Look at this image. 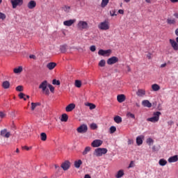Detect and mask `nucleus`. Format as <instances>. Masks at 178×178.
I'll return each mask as SVG.
<instances>
[{"instance_id":"nucleus-1","label":"nucleus","mask_w":178,"mask_h":178,"mask_svg":"<svg viewBox=\"0 0 178 178\" xmlns=\"http://www.w3.org/2000/svg\"><path fill=\"white\" fill-rule=\"evenodd\" d=\"M161 113L160 111H156L153 113V116L147 119V122H151L152 123H156L159 122V117Z\"/></svg>"},{"instance_id":"nucleus-2","label":"nucleus","mask_w":178,"mask_h":178,"mask_svg":"<svg viewBox=\"0 0 178 178\" xmlns=\"http://www.w3.org/2000/svg\"><path fill=\"white\" fill-rule=\"evenodd\" d=\"M107 152L108 149L99 147L95 149L93 154L95 156H102V155H105Z\"/></svg>"},{"instance_id":"nucleus-3","label":"nucleus","mask_w":178,"mask_h":178,"mask_svg":"<svg viewBox=\"0 0 178 178\" xmlns=\"http://www.w3.org/2000/svg\"><path fill=\"white\" fill-rule=\"evenodd\" d=\"M47 87H48V81H42L39 86V88H40L46 95H49V89L47 88Z\"/></svg>"},{"instance_id":"nucleus-4","label":"nucleus","mask_w":178,"mask_h":178,"mask_svg":"<svg viewBox=\"0 0 178 178\" xmlns=\"http://www.w3.org/2000/svg\"><path fill=\"white\" fill-rule=\"evenodd\" d=\"M98 29H99V30H109V22H108L107 20L104 21L103 22H101L99 25H98Z\"/></svg>"},{"instance_id":"nucleus-5","label":"nucleus","mask_w":178,"mask_h":178,"mask_svg":"<svg viewBox=\"0 0 178 178\" xmlns=\"http://www.w3.org/2000/svg\"><path fill=\"white\" fill-rule=\"evenodd\" d=\"M77 27L79 30H86V29H88V24L86 21H79Z\"/></svg>"},{"instance_id":"nucleus-6","label":"nucleus","mask_w":178,"mask_h":178,"mask_svg":"<svg viewBox=\"0 0 178 178\" xmlns=\"http://www.w3.org/2000/svg\"><path fill=\"white\" fill-rule=\"evenodd\" d=\"M13 9H16L17 6H22L23 5V0H10Z\"/></svg>"},{"instance_id":"nucleus-7","label":"nucleus","mask_w":178,"mask_h":178,"mask_svg":"<svg viewBox=\"0 0 178 178\" xmlns=\"http://www.w3.org/2000/svg\"><path fill=\"white\" fill-rule=\"evenodd\" d=\"M104 143V141H102V140L99 139H95L94 140L92 143H91V146L93 148H98V147H101L102 144Z\"/></svg>"},{"instance_id":"nucleus-8","label":"nucleus","mask_w":178,"mask_h":178,"mask_svg":"<svg viewBox=\"0 0 178 178\" xmlns=\"http://www.w3.org/2000/svg\"><path fill=\"white\" fill-rule=\"evenodd\" d=\"M87 130H88V127H87V124H83L79 127L77 128L76 131L79 133H81V134H83V133H87Z\"/></svg>"},{"instance_id":"nucleus-9","label":"nucleus","mask_w":178,"mask_h":178,"mask_svg":"<svg viewBox=\"0 0 178 178\" xmlns=\"http://www.w3.org/2000/svg\"><path fill=\"white\" fill-rule=\"evenodd\" d=\"M111 52H112L111 49H99L98 51V55H99L100 56H109V55H111Z\"/></svg>"},{"instance_id":"nucleus-10","label":"nucleus","mask_w":178,"mask_h":178,"mask_svg":"<svg viewBox=\"0 0 178 178\" xmlns=\"http://www.w3.org/2000/svg\"><path fill=\"white\" fill-rule=\"evenodd\" d=\"M119 62V58L116 56H112L107 60L108 65H115V63H118Z\"/></svg>"},{"instance_id":"nucleus-11","label":"nucleus","mask_w":178,"mask_h":178,"mask_svg":"<svg viewBox=\"0 0 178 178\" xmlns=\"http://www.w3.org/2000/svg\"><path fill=\"white\" fill-rule=\"evenodd\" d=\"M1 136L5 137L6 138H9L10 137V133L8 131V129H4L1 131Z\"/></svg>"},{"instance_id":"nucleus-12","label":"nucleus","mask_w":178,"mask_h":178,"mask_svg":"<svg viewBox=\"0 0 178 178\" xmlns=\"http://www.w3.org/2000/svg\"><path fill=\"white\" fill-rule=\"evenodd\" d=\"M76 23V19H69L63 22L64 26H67V27H70V26Z\"/></svg>"},{"instance_id":"nucleus-13","label":"nucleus","mask_w":178,"mask_h":178,"mask_svg":"<svg viewBox=\"0 0 178 178\" xmlns=\"http://www.w3.org/2000/svg\"><path fill=\"white\" fill-rule=\"evenodd\" d=\"M61 168L64 170H68V169L70 168V161H65L64 163L61 164Z\"/></svg>"},{"instance_id":"nucleus-14","label":"nucleus","mask_w":178,"mask_h":178,"mask_svg":"<svg viewBox=\"0 0 178 178\" xmlns=\"http://www.w3.org/2000/svg\"><path fill=\"white\" fill-rule=\"evenodd\" d=\"M27 6L29 9H34L37 6V3L34 0H31L28 3Z\"/></svg>"},{"instance_id":"nucleus-15","label":"nucleus","mask_w":178,"mask_h":178,"mask_svg":"<svg viewBox=\"0 0 178 178\" xmlns=\"http://www.w3.org/2000/svg\"><path fill=\"white\" fill-rule=\"evenodd\" d=\"M74 108H76V104L71 103L68 106H66L65 111H66V112H72V111H73V109H74Z\"/></svg>"},{"instance_id":"nucleus-16","label":"nucleus","mask_w":178,"mask_h":178,"mask_svg":"<svg viewBox=\"0 0 178 178\" xmlns=\"http://www.w3.org/2000/svg\"><path fill=\"white\" fill-rule=\"evenodd\" d=\"M117 100L120 104H122V102H124V101H126V96L124 95H118L117 96Z\"/></svg>"},{"instance_id":"nucleus-17","label":"nucleus","mask_w":178,"mask_h":178,"mask_svg":"<svg viewBox=\"0 0 178 178\" xmlns=\"http://www.w3.org/2000/svg\"><path fill=\"white\" fill-rule=\"evenodd\" d=\"M177 161H178V156L177 155H175V156H170L168 159L169 163H173L175 162H177Z\"/></svg>"},{"instance_id":"nucleus-18","label":"nucleus","mask_w":178,"mask_h":178,"mask_svg":"<svg viewBox=\"0 0 178 178\" xmlns=\"http://www.w3.org/2000/svg\"><path fill=\"white\" fill-rule=\"evenodd\" d=\"M144 138V136H138L136 138V144L137 145H143V139Z\"/></svg>"},{"instance_id":"nucleus-19","label":"nucleus","mask_w":178,"mask_h":178,"mask_svg":"<svg viewBox=\"0 0 178 178\" xmlns=\"http://www.w3.org/2000/svg\"><path fill=\"white\" fill-rule=\"evenodd\" d=\"M142 105L145 108H151V106H152V104H151L149 100H143L142 102Z\"/></svg>"},{"instance_id":"nucleus-20","label":"nucleus","mask_w":178,"mask_h":178,"mask_svg":"<svg viewBox=\"0 0 178 178\" xmlns=\"http://www.w3.org/2000/svg\"><path fill=\"white\" fill-rule=\"evenodd\" d=\"M56 67V63L54 62L49 63L47 65V69H49V70H53V69H55Z\"/></svg>"},{"instance_id":"nucleus-21","label":"nucleus","mask_w":178,"mask_h":178,"mask_svg":"<svg viewBox=\"0 0 178 178\" xmlns=\"http://www.w3.org/2000/svg\"><path fill=\"white\" fill-rule=\"evenodd\" d=\"M62 10H63V12H65V13H70V10L72 9V7L69 6H63L61 8Z\"/></svg>"},{"instance_id":"nucleus-22","label":"nucleus","mask_w":178,"mask_h":178,"mask_svg":"<svg viewBox=\"0 0 178 178\" xmlns=\"http://www.w3.org/2000/svg\"><path fill=\"white\" fill-rule=\"evenodd\" d=\"M31 105V111H35L37 106H41V102H35V103L32 102Z\"/></svg>"},{"instance_id":"nucleus-23","label":"nucleus","mask_w":178,"mask_h":178,"mask_svg":"<svg viewBox=\"0 0 178 178\" xmlns=\"http://www.w3.org/2000/svg\"><path fill=\"white\" fill-rule=\"evenodd\" d=\"M13 72H14V73H15V74H19L23 72V67L19 66L17 68H15L13 70Z\"/></svg>"},{"instance_id":"nucleus-24","label":"nucleus","mask_w":178,"mask_h":178,"mask_svg":"<svg viewBox=\"0 0 178 178\" xmlns=\"http://www.w3.org/2000/svg\"><path fill=\"white\" fill-rule=\"evenodd\" d=\"M2 87L5 90H8V88H9V87H10V83H9V81H5L2 83Z\"/></svg>"},{"instance_id":"nucleus-25","label":"nucleus","mask_w":178,"mask_h":178,"mask_svg":"<svg viewBox=\"0 0 178 178\" xmlns=\"http://www.w3.org/2000/svg\"><path fill=\"white\" fill-rule=\"evenodd\" d=\"M136 95H138V97H144V95H145V90L139 89L136 92Z\"/></svg>"},{"instance_id":"nucleus-26","label":"nucleus","mask_w":178,"mask_h":178,"mask_svg":"<svg viewBox=\"0 0 178 178\" xmlns=\"http://www.w3.org/2000/svg\"><path fill=\"white\" fill-rule=\"evenodd\" d=\"M124 176V172L122 170H120L118 172L117 175H115L116 178H121Z\"/></svg>"},{"instance_id":"nucleus-27","label":"nucleus","mask_w":178,"mask_h":178,"mask_svg":"<svg viewBox=\"0 0 178 178\" xmlns=\"http://www.w3.org/2000/svg\"><path fill=\"white\" fill-rule=\"evenodd\" d=\"M83 164V161H81V160H78L74 161V166L75 168H76V169H79V168H80V166H81V165Z\"/></svg>"},{"instance_id":"nucleus-28","label":"nucleus","mask_w":178,"mask_h":178,"mask_svg":"<svg viewBox=\"0 0 178 178\" xmlns=\"http://www.w3.org/2000/svg\"><path fill=\"white\" fill-rule=\"evenodd\" d=\"M60 51L62 52V54H65L66 51H67V45L63 44L60 47Z\"/></svg>"},{"instance_id":"nucleus-29","label":"nucleus","mask_w":178,"mask_h":178,"mask_svg":"<svg viewBox=\"0 0 178 178\" xmlns=\"http://www.w3.org/2000/svg\"><path fill=\"white\" fill-rule=\"evenodd\" d=\"M152 88L153 91H159V90H161V86L156 83H154L152 86Z\"/></svg>"},{"instance_id":"nucleus-30","label":"nucleus","mask_w":178,"mask_h":178,"mask_svg":"<svg viewBox=\"0 0 178 178\" xmlns=\"http://www.w3.org/2000/svg\"><path fill=\"white\" fill-rule=\"evenodd\" d=\"M67 119H69V116H67V114L64 113L61 115L60 122H67Z\"/></svg>"},{"instance_id":"nucleus-31","label":"nucleus","mask_w":178,"mask_h":178,"mask_svg":"<svg viewBox=\"0 0 178 178\" xmlns=\"http://www.w3.org/2000/svg\"><path fill=\"white\" fill-rule=\"evenodd\" d=\"M109 3V0H102L101 8H106Z\"/></svg>"},{"instance_id":"nucleus-32","label":"nucleus","mask_w":178,"mask_h":178,"mask_svg":"<svg viewBox=\"0 0 178 178\" xmlns=\"http://www.w3.org/2000/svg\"><path fill=\"white\" fill-rule=\"evenodd\" d=\"M166 163H168V161L165 160V159H161L159 161V165H160V166H165Z\"/></svg>"},{"instance_id":"nucleus-33","label":"nucleus","mask_w":178,"mask_h":178,"mask_svg":"<svg viewBox=\"0 0 178 178\" xmlns=\"http://www.w3.org/2000/svg\"><path fill=\"white\" fill-rule=\"evenodd\" d=\"M167 23L168 24H176V19L175 18H172V19L168 18Z\"/></svg>"},{"instance_id":"nucleus-34","label":"nucleus","mask_w":178,"mask_h":178,"mask_svg":"<svg viewBox=\"0 0 178 178\" xmlns=\"http://www.w3.org/2000/svg\"><path fill=\"white\" fill-rule=\"evenodd\" d=\"M114 122H115V123H122V117L119 116V115H116L114 118Z\"/></svg>"},{"instance_id":"nucleus-35","label":"nucleus","mask_w":178,"mask_h":178,"mask_svg":"<svg viewBox=\"0 0 178 178\" xmlns=\"http://www.w3.org/2000/svg\"><path fill=\"white\" fill-rule=\"evenodd\" d=\"M40 138L42 141H47V134L42 132L40 134Z\"/></svg>"},{"instance_id":"nucleus-36","label":"nucleus","mask_w":178,"mask_h":178,"mask_svg":"<svg viewBox=\"0 0 178 178\" xmlns=\"http://www.w3.org/2000/svg\"><path fill=\"white\" fill-rule=\"evenodd\" d=\"M90 151H91V147H86L82 154L83 155H87Z\"/></svg>"},{"instance_id":"nucleus-37","label":"nucleus","mask_w":178,"mask_h":178,"mask_svg":"<svg viewBox=\"0 0 178 178\" xmlns=\"http://www.w3.org/2000/svg\"><path fill=\"white\" fill-rule=\"evenodd\" d=\"M146 143L148 144V145H152V144H154V140L151 138H148L146 140Z\"/></svg>"},{"instance_id":"nucleus-38","label":"nucleus","mask_w":178,"mask_h":178,"mask_svg":"<svg viewBox=\"0 0 178 178\" xmlns=\"http://www.w3.org/2000/svg\"><path fill=\"white\" fill-rule=\"evenodd\" d=\"M115 131H116V127L115 126H111L109 129V132L110 134H113V133H115Z\"/></svg>"},{"instance_id":"nucleus-39","label":"nucleus","mask_w":178,"mask_h":178,"mask_svg":"<svg viewBox=\"0 0 178 178\" xmlns=\"http://www.w3.org/2000/svg\"><path fill=\"white\" fill-rule=\"evenodd\" d=\"M52 84L54 86H60V80H56V79H53Z\"/></svg>"},{"instance_id":"nucleus-40","label":"nucleus","mask_w":178,"mask_h":178,"mask_svg":"<svg viewBox=\"0 0 178 178\" xmlns=\"http://www.w3.org/2000/svg\"><path fill=\"white\" fill-rule=\"evenodd\" d=\"M75 87H77V88H80V87H81V81L76 80L75 81Z\"/></svg>"},{"instance_id":"nucleus-41","label":"nucleus","mask_w":178,"mask_h":178,"mask_svg":"<svg viewBox=\"0 0 178 178\" xmlns=\"http://www.w3.org/2000/svg\"><path fill=\"white\" fill-rule=\"evenodd\" d=\"M106 64V61H105V60H101L99 62V66H100V67H104Z\"/></svg>"},{"instance_id":"nucleus-42","label":"nucleus","mask_w":178,"mask_h":178,"mask_svg":"<svg viewBox=\"0 0 178 178\" xmlns=\"http://www.w3.org/2000/svg\"><path fill=\"white\" fill-rule=\"evenodd\" d=\"M87 106H89L90 109L92 110V109H95V104H92V103H88Z\"/></svg>"},{"instance_id":"nucleus-43","label":"nucleus","mask_w":178,"mask_h":178,"mask_svg":"<svg viewBox=\"0 0 178 178\" xmlns=\"http://www.w3.org/2000/svg\"><path fill=\"white\" fill-rule=\"evenodd\" d=\"M90 129H92V130H96V129H98V126L95 123H92L90 124Z\"/></svg>"},{"instance_id":"nucleus-44","label":"nucleus","mask_w":178,"mask_h":178,"mask_svg":"<svg viewBox=\"0 0 178 178\" xmlns=\"http://www.w3.org/2000/svg\"><path fill=\"white\" fill-rule=\"evenodd\" d=\"M0 19L1 20H5V19H6V15H5L3 13L0 12Z\"/></svg>"},{"instance_id":"nucleus-45","label":"nucleus","mask_w":178,"mask_h":178,"mask_svg":"<svg viewBox=\"0 0 178 178\" xmlns=\"http://www.w3.org/2000/svg\"><path fill=\"white\" fill-rule=\"evenodd\" d=\"M110 15H111V17H113V16H118V14H116L115 10H113L110 11Z\"/></svg>"},{"instance_id":"nucleus-46","label":"nucleus","mask_w":178,"mask_h":178,"mask_svg":"<svg viewBox=\"0 0 178 178\" xmlns=\"http://www.w3.org/2000/svg\"><path fill=\"white\" fill-rule=\"evenodd\" d=\"M127 116L128 118H131V119H136V115L131 113H127Z\"/></svg>"},{"instance_id":"nucleus-47","label":"nucleus","mask_w":178,"mask_h":178,"mask_svg":"<svg viewBox=\"0 0 178 178\" xmlns=\"http://www.w3.org/2000/svg\"><path fill=\"white\" fill-rule=\"evenodd\" d=\"M6 117V113L3 111H0V119H3V118Z\"/></svg>"},{"instance_id":"nucleus-48","label":"nucleus","mask_w":178,"mask_h":178,"mask_svg":"<svg viewBox=\"0 0 178 178\" xmlns=\"http://www.w3.org/2000/svg\"><path fill=\"white\" fill-rule=\"evenodd\" d=\"M16 91L22 92L23 91V86H18L16 87Z\"/></svg>"},{"instance_id":"nucleus-49","label":"nucleus","mask_w":178,"mask_h":178,"mask_svg":"<svg viewBox=\"0 0 178 178\" xmlns=\"http://www.w3.org/2000/svg\"><path fill=\"white\" fill-rule=\"evenodd\" d=\"M48 87H49V88L51 92H54V91H55V88H54L52 85L49 84V85H48Z\"/></svg>"},{"instance_id":"nucleus-50","label":"nucleus","mask_w":178,"mask_h":178,"mask_svg":"<svg viewBox=\"0 0 178 178\" xmlns=\"http://www.w3.org/2000/svg\"><path fill=\"white\" fill-rule=\"evenodd\" d=\"M90 49L92 52H95V50L97 49V48L95 47V45H92L90 47Z\"/></svg>"},{"instance_id":"nucleus-51","label":"nucleus","mask_w":178,"mask_h":178,"mask_svg":"<svg viewBox=\"0 0 178 178\" xmlns=\"http://www.w3.org/2000/svg\"><path fill=\"white\" fill-rule=\"evenodd\" d=\"M134 144V140L133 139L128 140V145H133Z\"/></svg>"},{"instance_id":"nucleus-52","label":"nucleus","mask_w":178,"mask_h":178,"mask_svg":"<svg viewBox=\"0 0 178 178\" xmlns=\"http://www.w3.org/2000/svg\"><path fill=\"white\" fill-rule=\"evenodd\" d=\"M25 96H26V95H24V93H23V92H20L19 95V97L21 99H23V98H24Z\"/></svg>"},{"instance_id":"nucleus-53","label":"nucleus","mask_w":178,"mask_h":178,"mask_svg":"<svg viewBox=\"0 0 178 178\" xmlns=\"http://www.w3.org/2000/svg\"><path fill=\"white\" fill-rule=\"evenodd\" d=\"M29 58H30V59H35L36 58L35 55H34V54H31L29 56Z\"/></svg>"},{"instance_id":"nucleus-54","label":"nucleus","mask_w":178,"mask_h":178,"mask_svg":"<svg viewBox=\"0 0 178 178\" xmlns=\"http://www.w3.org/2000/svg\"><path fill=\"white\" fill-rule=\"evenodd\" d=\"M118 13H120V15H124V10L120 9L118 10Z\"/></svg>"},{"instance_id":"nucleus-55","label":"nucleus","mask_w":178,"mask_h":178,"mask_svg":"<svg viewBox=\"0 0 178 178\" xmlns=\"http://www.w3.org/2000/svg\"><path fill=\"white\" fill-rule=\"evenodd\" d=\"M54 166H55V169H58V172H59L60 170H62V168H60V167L59 165H55Z\"/></svg>"},{"instance_id":"nucleus-56","label":"nucleus","mask_w":178,"mask_h":178,"mask_svg":"<svg viewBox=\"0 0 178 178\" xmlns=\"http://www.w3.org/2000/svg\"><path fill=\"white\" fill-rule=\"evenodd\" d=\"M24 149H26V151H30V149H31V147H29L27 146H24Z\"/></svg>"},{"instance_id":"nucleus-57","label":"nucleus","mask_w":178,"mask_h":178,"mask_svg":"<svg viewBox=\"0 0 178 178\" xmlns=\"http://www.w3.org/2000/svg\"><path fill=\"white\" fill-rule=\"evenodd\" d=\"M173 16L175 17H176V19H178V13H174Z\"/></svg>"},{"instance_id":"nucleus-58","label":"nucleus","mask_w":178,"mask_h":178,"mask_svg":"<svg viewBox=\"0 0 178 178\" xmlns=\"http://www.w3.org/2000/svg\"><path fill=\"white\" fill-rule=\"evenodd\" d=\"M10 116H12L13 118L15 117V111H12L10 113Z\"/></svg>"},{"instance_id":"nucleus-59","label":"nucleus","mask_w":178,"mask_h":178,"mask_svg":"<svg viewBox=\"0 0 178 178\" xmlns=\"http://www.w3.org/2000/svg\"><path fill=\"white\" fill-rule=\"evenodd\" d=\"M170 2H172V3H176L178 2V0H170Z\"/></svg>"},{"instance_id":"nucleus-60","label":"nucleus","mask_w":178,"mask_h":178,"mask_svg":"<svg viewBox=\"0 0 178 178\" xmlns=\"http://www.w3.org/2000/svg\"><path fill=\"white\" fill-rule=\"evenodd\" d=\"M84 178H91V176H90V175L87 174L84 176Z\"/></svg>"},{"instance_id":"nucleus-61","label":"nucleus","mask_w":178,"mask_h":178,"mask_svg":"<svg viewBox=\"0 0 178 178\" xmlns=\"http://www.w3.org/2000/svg\"><path fill=\"white\" fill-rule=\"evenodd\" d=\"M168 124H169V126H172V124H173V121H169Z\"/></svg>"},{"instance_id":"nucleus-62","label":"nucleus","mask_w":178,"mask_h":178,"mask_svg":"<svg viewBox=\"0 0 178 178\" xmlns=\"http://www.w3.org/2000/svg\"><path fill=\"white\" fill-rule=\"evenodd\" d=\"M166 66V63H163L161 65V67H165Z\"/></svg>"},{"instance_id":"nucleus-63","label":"nucleus","mask_w":178,"mask_h":178,"mask_svg":"<svg viewBox=\"0 0 178 178\" xmlns=\"http://www.w3.org/2000/svg\"><path fill=\"white\" fill-rule=\"evenodd\" d=\"M127 72H131V69L129 66H127Z\"/></svg>"},{"instance_id":"nucleus-64","label":"nucleus","mask_w":178,"mask_h":178,"mask_svg":"<svg viewBox=\"0 0 178 178\" xmlns=\"http://www.w3.org/2000/svg\"><path fill=\"white\" fill-rule=\"evenodd\" d=\"M175 35L178 36V28L175 30Z\"/></svg>"}]
</instances>
